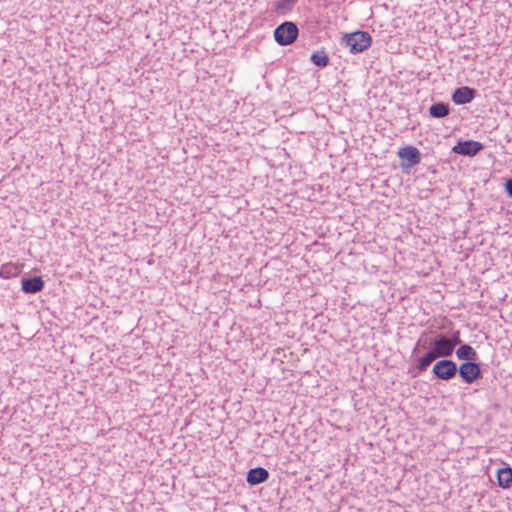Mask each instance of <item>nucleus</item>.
<instances>
[{"instance_id":"f8f14e48","label":"nucleus","mask_w":512,"mask_h":512,"mask_svg":"<svg viewBox=\"0 0 512 512\" xmlns=\"http://www.w3.org/2000/svg\"><path fill=\"white\" fill-rule=\"evenodd\" d=\"M21 272V266L16 263H5L0 267V277L3 279H10L17 277Z\"/></svg>"},{"instance_id":"2eb2a0df","label":"nucleus","mask_w":512,"mask_h":512,"mask_svg":"<svg viewBox=\"0 0 512 512\" xmlns=\"http://www.w3.org/2000/svg\"><path fill=\"white\" fill-rule=\"evenodd\" d=\"M311 62L318 67H326L329 64V57L324 50L314 52L310 57Z\"/></svg>"},{"instance_id":"0eeeda50","label":"nucleus","mask_w":512,"mask_h":512,"mask_svg":"<svg viewBox=\"0 0 512 512\" xmlns=\"http://www.w3.org/2000/svg\"><path fill=\"white\" fill-rule=\"evenodd\" d=\"M484 148L483 144L474 140L459 141L452 151L463 156H475Z\"/></svg>"},{"instance_id":"7ed1b4c3","label":"nucleus","mask_w":512,"mask_h":512,"mask_svg":"<svg viewBox=\"0 0 512 512\" xmlns=\"http://www.w3.org/2000/svg\"><path fill=\"white\" fill-rule=\"evenodd\" d=\"M298 34L299 29L297 25L290 21L283 22L274 30L275 41L281 46H287L294 43Z\"/></svg>"},{"instance_id":"f03ea898","label":"nucleus","mask_w":512,"mask_h":512,"mask_svg":"<svg viewBox=\"0 0 512 512\" xmlns=\"http://www.w3.org/2000/svg\"><path fill=\"white\" fill-rule=\"evenodd\" d=\"M341 45L347 47L351 54H358L367 50L372 44V37L366 31L346 33L341 37Z\"/></svg>"},{"instance_id":"423d86ee","label":"nucleus","mask_w":512,"mask_h":512,"mask_svg":"<svg viewBox=\"0 0 512 512\" xmlns=\"http://www.w3.org/2000/svg\"><path fill=\"white\" fill-rule=\"evenodd\" d=\"M458 373L463 382L471 384L482 377L480 365L476 362H463L458 368Z\"/></svg>"},{"instance_id":"20e7f679","label":"nucleus","mask_w":512,"mask_h":512,"mask_svg":"<svg viewBox=\"0 0 512 512\" xmlns=\"http://www.w3.org/2000/svg\"><path fill=\"white\" fill-rule=\"evenodd\" d=\"M433 375L443 381L453 379L458 373L457 364L449 359H440L437 361L432 369Z\"/></svg>"},{"instance_id":"1a4fd4ad","label":"nucleus","mask_w":512,"mask_h":512,"mask_svg":"<svg viewBox=\"0 0 512 512\" xmlns=\"http://www.w3.org/2000/svg\"><path fill=\"white\" fill-rule=\"evenodd\" d=\"M476 95V91L468 86L457 88L452 95V101L457 105L470 103Z\"/></svg>"},{"instance_id":"9d476101","label":"nucleus","mask_w":512,"mask_h":512,"mask_svg":"<svg viewBox=\"0 0 512 512\" xmlns=\"http://www.w3.org/2000/svg\"><path fill=\"white\" fill-rule=\"evenodd\" d=\"M269 478V472L263 467L252 468L248 471L246 481L250 485H258Z\"/></svg>"},{"instance_id":"6ab92c4d","label":"nucleus","mask_w":512,"mask_h":512,"mask_svg":"<svg viewBox=\"0 0 512 512\" xmlns=\"http://www.w3.org/2000/svg\"><path fill=\"white\" fill-rule=\"evenodd\" d=\"M418 347H419V342L416 344L415 348L413 349V354H415L418 350Z\"/></svg>"},{"instance_id":"f257e3e1","label":"nucleus","mask_w":512,"mask_h":512,"mask_svg":"<svg viewBox=\"0 0 512 512\" xmlns=\"http://www.w3.org/2000/svg\"><path fill=\"white\" fill-rule=\"evenodd\" d=\"M430 350L418 358L416 369L424 372L436 359H447L453 354L452 343L446 334H438L430 340Z\"/></svg>"},{"instance_id":"9b49d317","label":"nucleus","mask_w":512,"mask_h":512,"mask_svg":"<svg viewBox=\"0 0 512 512\" xmlns=\"http://www.w3.org/2000/svg\"><path fill=\"white\" fill-rule=\"evenodd\" d=\"M456 356L459 360H464L465 362H476L478 360V353L468 344L460 345L456 350Z\"/></svg>"},{"instance_id":"6e6552de","label":"nucleus","mask_w":512,"mask_h":512,"mask_svg":"<svg viewBox=\"0 0 512 512\" xmlns=\"http://www.w3.org/2000/svg\"><path fill=\"white\" fill-rule=\"evenodd\" d=\"M44 281L40 276L22 278L21 289L26 294H35L44 288Z\"/></svg>"},{"instance_id":"f3484780","label":"nucleus","mask_w":512,"mask_h":512,"mask_svg":"<svg viewBox=\"0 0 512 512\" xmlns=\"http://www.w3.org/2000/svg\"><path fill=\"white\" fill-rule=\"evenodd\" d=\"M450 342L452 343V349L454 350L457 345H462V340L460 338V331H454L451 336H449Z\"/></svg>"},{"instance_id":"a211bd4d","label":"nucleus","mask_w":512,"mask_h":512,"mask_svg":"<svg viewBox=\"0 0 512 512\" xmlns=\"http://www.w3.org/2000/svg\"><path fill=\"white\" fill-rule=\"evenodd\" d=\"M505 189L507 194L512 198V178L506 180Z\"/></svg>"},{"instance_id":"dca6fc26","label":"nucleus","mask_w":512,"mask_h":512,"mask_svg":"<svg viewBox=\"0 0 512 512\" xmlns=\"http://www.w3.org/2000/svg\"><path fill=\"white\" fill-rule=\"evenodd\" d=\"M298 0H279L275 3V9L280 12L289 11L297 3Z\"/></svg>"},{"instance_id":"4468645a","label":"nucleus","mask_w":512,"mask_h":512,"mask_svg":"<svg viewBox=\"0 0 512 512\" xmlns=\"http://www.w3.org/2000/svg\"><path fill=\"white\" fill-rule=\"evenodd\" d=\"M450 112L449 105L443 102H438L429 108V113L434 118L446 117Z\"/></svg>"},{"instance_id":"39448f33","label":"nucleus","mask_w":512,"mask_h":512,"mask_svg":"<svg viewBox=\"0 0 512 512\" xmlns=\"http://www.w3.org/2000/svg\"><path fill=\"white\" fill-rule=\"evenodd\" d=\"M398 157L402 160L401 168L407 169L418 165L421 161V153L418 148L407 145L397 152Z\"/></svg>"},{"instance_id":"ddd939ff","label":"nucleus","mask_w":512,"mask_h":512,"mask_svg":"<svg viewBox=\"0 0 512 512\" xmlns=\"http://www.w3.org/2000/svg\"><path fill=\"white\" fill-rule=\"evenodd\" d=\"M498 485L501 488L507 489L512 485V468L507 466L501 468L497 472Z\"/></svg>"}]
</instances>
